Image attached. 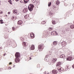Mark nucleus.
I'll use <instances>...</instances> for the list:
<instances>
[{
    "instance_id": "nucleus-38",
    "label": "nucleus",
    "mask_w": 74,
    "mask_h": 74,
    "mask_svg": "<svg viewBox=\"0 0 74 74\" xmlns=\"http://www.w3.org/2000/svg\"><path fill=\"white\" fill-rule=\"evenodd\" d=\"M51 34L54 35V34L53 32H52L51 33Z\"/></svg>"
},
{
    "instance_id": "nucleus-44",
    "label": "nucleus",
    "mask_w": 74,
    "mask_h": 74,
    "mask_svg": "<svg viewBox=\"0 0 74 74\" xmlns=\"http://www.w3.org/2000/svg\"><path fill=\"white\" fill-rule=\"evenodd\" d=\"M53 32V33H54V34H55L56 32V31H54Z\"/></svg>"
},
{
    "instance_id": "nucleus-30",
    "label": "nucleus",
    "mask_w": 74,
    "mask_h": 74,
    "mask_svg": "<svg viewBox=\"0 0 74 74\" xmlns=\"http://www.w3.org/2000/svg\"><path fill=\"white\" fill-rule=\"evenodd\" d=\"M50 16H53V13H51L50 14Z\"/></svg>"
},
{
    "instance_id": "nucleus-27",
    "label": "nucleus",
    "mask_w": 74,
    "mask_h": 74,
    "mask_svg": "<svg viewBox=\"0 0 74 74\" xmlns=\"http://www.w3.org/2000/svg\"><path fill=\"white\" fill-rule=\"evenodd\" d=\"M51 2H49L48 3V5L49 7H50L51 5Z\"/></svg>"
},
{
    "instance_id": "nucleus-23",
    "label": "nucleus",
    "mask_w": 74,
    "mask_h": 74,
    "mask_svg": "<svg viewBox=\"0 0 74 74\" xmlns=\"http://www.w3.org/2000/svg\"><path fill=\"white\" fill-rule=\"evenodd\" d=\"M60 4V2L58 1H57L56 2V4L57 5H59Z\"/></svg>"
},
{
    "instance_id": "nucleus-49",
    "label": "nucleus",
    "mask_w": 74,
    "mask_h": 74,
    "mask_svg": "<svg viewBox=\"0 0 74 74\" xmlns=\"http://www.w3.org/2000/svg\"><path fill=\"white\" fill-rule=\"evenodd\" d=\"M10 4H11L12 5V3H11V2H10Z\"/></svg>"
},
{
    "instance_id": "nucleus-57",
    "label": "nucleus",
    "mask_w": 74,
    "mask_h": 74,
    "mask_svg": "<svg viewBox=\"0 0 74 74\" xmlns=\"http://www.w3.org/2000/svg\"><path fill=\"white\" fill-rule=\"evenodd\" d=\"M6 16H7V15H6Z\"/></svg>"
},
{
    "instance_id": "nucleus-20",
    "label": "nucleus",
    "mask_w": 74,
    "mask_h": 74,
    "mask_svg": "<svg viewBox=\"0 0 74 74\" xmlns=\"http://www.w3.org/2000/svg\"><path fill=\"white\" fill-rule=\"evenodd\" d=\"M56 53H57V52H56V51H55L53 52V53L54 56H55V55H56Z\"/></svg>"
},
{
    "instance_id": "nucleus-11",
    "label": "nucleus",
    "mask_w": 74,
    "mask_h": 74,
    "mask_svg": "<svg viewBox=\"0 0 74 74\" xmlns=\"http://www.w3.org/2000/svg\"><path fill=\"white\" fill-rule=\"evenodd\" d=\"M49 64L50 65H52V64H53L54 63L53 62L52 60L50 61L49 62Z\"/></svg>"
},
{
    "instance_id": "nucleus-15",
    "label": "nucleus",
    "mask_w": 74,
    "mask_h": 74,
    "mask_svg": "<svg viewBox=\"0 0 74 74\" xmlns=\"http://www.w3.org/2000/svg\"><path fill=\"white\" fill-rule=\"evenodd\" d=\"M61 64V62H58L57 63L56 66H59Z\"/></svg>"
},
{
    "instance_id": "nucleus-41",
    "label": "nucleus",
    "mask_w": 74,
    "mask_h": 74,
    "mask_svg": "<svg viewBox=\"0 0 74 74\" xmlns=\"http://www.w3.org/2000/svg\"><path fill=\"white\" fill-rule=\"evenodd\" d=\"M11 14V12H8V14Z\"/></svg>"
},
{
    "instance_id": "nucleus-31",
    "label": "nucleus",
    "mask_w": 74,
    "mask_h": 74,
    "mask_svg": "<svg viewBox=\"0 0 74 74\" xmlns=\"http://www.w3.org/2000/svg\"><path fill=\"white\" fill-rule=\"evenodd\" d=\"M46 23V22L45 21H43V22H42V24H45Z\"/></svg>"
},
{
    "instance_id": "nucleus-40",
    "label": "nucleus",
    "mask_w": 74,
    "mask_h": 74,
    "mask_svg": "<svg viewBox=\"0 0 74 74\" xmlns=\"http://www.w3.org/2000/svg\"><path fill=\"white\" fill-rule=\"evenodd\" d=\"M51 50H52V51H53V47L52 48Z\"/></svg>"
},
{
    "instance_id": "nucleus-7",
    "label": "nucleus",
    "mask_w": 74,
    "mask_h": 74,
    "mask_svg": "<svg viewBox=\"0 0 74 74\" xmlns=\"http://www.w3.org/2000/svg\"><path fill=\"white\" fill-rule=\"evenodd\" d=\"M28 9H27V8H25L23 10V12L24 13H26L27 12V11Z\"/></svg>"
},
{
    "instance_id": "nucleus-37",
    "label": "nucleus",
    "mask_w": 74,
    "mask_h": 74,
    "mask_svg": "<svg viewBox=\"0 0 74 74\" xmlns=\"http://www.w3.org/2000/svg\"><path fill=\"white\" fill-rule=\"evenodd\" d=\"M48 57H49V56H48V55H47L46 56L45 58H48Z\"/></svg>"
},
{
    "instance_id": "nucleus-43",
    "label": "nucleus",
    "mask_w": 74,
    "mask_h": 74,
    "mask_svg": "<svg viewBox=\"0 0 74 74\" xmlns=\"http://www.w3.org/2000/svg\"><path fill=\"white\" fill-rule=\"evenodd\" d=\"M38 5V4H37V3L36 4L34 5Z\"/></svg>"
},
{
    "instance_id": "nucleus-46",
    "label": "nucleus",
    "mask_w": 74,
    "mask_h": 74,
    "mask_svg": "<svg viewBox=\"0 0 74 74\" xmlns=\"http://www.w3.org/2000/svg\"><path fill=\"white\" fill-rule=\"evenodd\" d=\"M0 14H3V12H0Z\"/></svg>"
},
{
    "instance_id": "nucleus-17",
    "label": "nucleus",
    "mask_w": 74,
    "mask_h": 74,
    "mask_svg": "<svg viewBox=\"0 0 74 74\" xmlns=\"http://www.w3.org/2000/svg\"><path fill=\"white\" fill-rule=\"evenodd\" d=\"M64 57H65L64 55L62 54L60 56V58H64Z\"/></svg>"
},
{
    "instance_id": "nucleus-24",
    "label": "nucleus",
    "mask_w": 74,
    "mask_h": 74,
    "mask_svg": "<svg viewBox=\"0 0 74 74\" xmlns=\"http://www.w3.org/2000/svg\"><path fill=\"white\" fill-rule=\"evenodd\" d=\"M29 17V15H26L24 16L25 18H28Z\"/></svg>"
},
{
    "instance_id": "nucleus-58",
    "label": "nucleus",
    "mask_w": 74,
    "mask_h": 74,
    "mask_svg": "<svg viewBox=\"0 0 74 74\" xmlns=\"http://www.w3.org/2000/svg\"><path fill=\"white\" fill-rule=\"evenodd\" d=\"M25 0H23V1H25Z\"/></svg>"
},
{
    "instance_id": "nucleus-56",
    "label": "nucleus",
    "mask_w": 74,
    "mask_h": 74,
    "mask_svg": "<svg viewBox=\"0 0 74 74\" xmlns=\"http://www.w3.org/2000/svg\"><path fill=\"white\" fill-rule=\"evenodd\" d=\"M5 54H4V56H5Z\"/></svg>"
},
{
    "instance_id": "nucleus-28",
    "label": "nucleus",
    "mask_w": 74,
    "mask_h": 74,
    "mask_svg": "<svg viewBox=\"0 0 74 74\" xmlns=\"http://www.w3.org/2000/svg\"><path fill=\"white\" fill-rule=\"evenodd\" d=\"M12 29L13 31H14V30H16V29L15 28V27H12Z\"/></svg>"
},
{
    "instance_id": "nucleus-16",
    "label": "nucleus",
    "mask_w": 74,
    "mask_h": 74,
    "mask_svg": "<svg viewBox=\"0 0 74 74\" xmlns=\"http://www.w3.org/2000/svg\"><path fill=\"white\" fill-rule=\"evenodd\" d=\"M57 60V59L56 58H53L52 60V62H53V63H54Z\"/></svg>"
},
{
    "instance_id": "nucleus-32",
    "label": "nucleus",
    "mask_w": 74,
    "mask_h": 74,
    "mask_svg": "<svg viewBox=\"0 0 74 74\" xmlns=\"http://www.w3.org/2000/svg\"><path fill=\"white\" fill-rule=\"evenodd\" d=\"M49 30H52V28L51 27H49Z\"/></svg>"
},
{
    "instance_id": "nucleus-59",
    "label": "nucleus",
    "mask_w": 74,
    "mask_h": 74,
    "mask_svg": "<svg viewBox=\"0 0 74 74\" xmlns=\"http://www.w3.org/2000/svg\"><path fill=\"white\" fill-rule=\"evenodd\" d=\"M14 67H15V66H14Z\"/></svg>"
},
{
    "instance_id": "nucleus-4",
    "label": "nucleus",
    "mask_w": 74,
    "mask_h": 74,
    "mask_svg": "<svg viewBox=\"0 0 74 74\" xmlns=\"http://www.w3.org/2000/svg\"><path fill=\"white\" fill-rule=\"evenodd\" d=\"M15 56L16 58H18L20 57V53H16L15 54Z\"/></svg>"
},
{
    "instance_id": "nucleus-1",
    "label": "nucleus",
    "mask_w": 74,
    "mask_h": 74,
    "mask_svg": "<svg viewBox=\"0 0 74 74\" xmlns=\"http://www.w3.org/2000/svg\"><path fill=\"white\" fill-rule=\"evenodd\" d=\"M33 7H34V5L33 4H30L28 6V8L29 10L30 11H33Z\"/></svg>"
},
{
    "instance_id": "nucleus-22",
    "label": "nucleus",
    "mask_w": 74,
    "mask_h": 74,
    "mask_svg": "<svg viewBox=\"0 0 74 74\" xmlns=\"http://www.w3.org/2000/svg\"><path fill=\"white\" fill-rule=\"evenodd\" d=\"M70 28L71 29H74V25H71L70 26Z\"/></svg>"
},
{
    "instance_id": "nucleus-53",
    "label": "nucleus",
    "mask_w": 74,
    "mask_h": 74,
    "mask_svg": "<svg viewBox=\"0 0 74 74\" xmlns=\"http://www.w3.org/2000/svg\"><path fill=\"white\" fill-rule=\"evenodd\" d=\"M66 30H67V31L68 32L69 31V29H66Z\"/></svg>"
},
{
    "instance_id": "nucleus-14",
    "label": "nucleus",
    "mask_w": 74,
    "mask_h": 74,
    "mask_svg": "<svg viewBox=\"0 0 74 74\" xmlns=\"http://www.w3.org/2000/svg\"><path fill=\"white\" fill-rule=\"evenodd\" d=\"M56 20V18H54V20L52 21V23L53 25H55L56 24V22H55Z\"/></svg>"
},
{
    "instance_id": "nucleus-48",
    "label": "nucleus",
    "mask_w": 74,
    "mask_h": 74,
    "mask_svg": "<svg viewBox=\"0 0 74 74\" xmlns=\"http://www.w3.org/2000/svg\"><path fill=\"white\" fill-rule=\"evenodd\" d=\"M8 69H11V67H9L8 68Z\"/></svg>"
},
{
    "instance_id": "nucleus-2",
    "label": "nucleus",
    "mask_w": 74,
    "mask_h": 74,
    "mask_svg": "<svg viewBox=\"0 0 74 74\" xmlns=\"http://www.w3.org/2000/svg\"><path fill=\"white\" fill-rule=\"evenodd\" d=\"M74 58V56H69L67 58H66L67 60H69V61H71L72 60H73Z\"/></svg>"
},
{
    "instance_id": "nucleus-39",
    "label": "nucleus",
    "mask_w": 74,
    "mask_h": 74,
    "mask_svg": "<svg viewBox=\"0 0 74 74\" xmlns=\"http://www.w3.org/2000/svg\"><path fill=\"white\" fill-rule=\"evenodd\" d=\"M48 73H48L47 72H47H45V73H44V74H48Z\"/></svg>"
},
{
    "instance_id": "nucleus-33",
    "label": "nucleus",
    "mask_w": 74,
    "mask_h": 74,
    "mask_svg": "<svg viewBox=\"0 0 74 74\" xmlns=\"http://www.w3.org/2000/svg\"><path fill=\"white\" fill-rule=\"evenodd\" d=\"M21 40L22 41H24V38L23 37H21Z\"/></svg>"
},
{
    "instance_id": "nucleus-60",
    "label": "nucleus",
    "mask_w": 74,
    "mask_h": 74,
    "mask_svg": "<svg viewBox=\"0 0 74 74\" xmlns=\"http://www.w3.org/2000/svg\"><path fill=\"white\" fill-rule=\"evenodd\" d=\"M14 0H13V1H14Z\"/></svg>"
},
{
    "instance_id": "nucleus-21",
    "label": "nucleus",
    "mask_w": 74,
    "mask_h": 74,
    "mask_svg": "<svg viewBox=\"0 0 74 74\" xmlns=\"http://www.w3.org/2000/svg\"><path fill=\"white\" fill-rule=\"evenodd\" d=\"M45 60L46 62H48L49 61V59H48V58H45Z\"/></svg>"
},
{
    "instance_id": "nucleus-25",
    "label": "nucleus",
    "mask_w": 74,
    "mask_h": 74,
    "mask_svg": "<svg viewBox=\"0 0 74 74\" xmlns=\"http://www.w3.org/2000/svg\"><path fill=\"white\" fill-rule=\"evenodd\" d=\"M69 69V66H65V69H66V71L67 70H68Z\"/></svg>"
},
{
    "instance_id": "nucleus-8",
    "label": "nucleus",
    "mask_w": 74,
    "mask_h": 74,
    "mask_svg": "<svg viewBox=\"0 0 74 74\" xmlns=\"http://www.w3.org/2000/svg\"><path fill=\"white\" fill-rule=\"evenodd\" d=\"M22 23H23V22L21 20H19L18 21L17 24L19 25H22Z\"/></svg>"
},
{
    "instance_id": "nucleus-29",
    "label": "nucleus",
    "mask_w": 74,
    "mask_h": 74,
    "mask_svg": "<svg viewBox=\"0 0 74 74\" xmlns=\"http://www.w3.org/2000/svg\"><path fill=\"white\" fill-rule=\"evenodd\" d=\"M36 0H32V1L33 3H34L36 2Z\"/></svg>"
},
{
    "instance_id": "nucleus-50",
    "label": "nucleus",
    "mask_w": 74,
    "mask_h": 74,
    "mask_svg": "<svg viewBox=\"0 0 74 74\" xmlns=\"http://www.w3.org/2000/svg\"><path fill=\"white\" fill-rule=\"evenodd\" d=\"M0 23H1V24H3V22H1Z\"/></svg>"
},
{
    "instance_id": "nucleus-26",
    "label": "nucleus",
    "mask_w": 74,
    "mask_h": 74,
    "mask_svg": "<svg viewBox=\"0 0 74 74\" xmlns=\"http://www.w3.org/2000/svg\"><path fill=\"white\" fill-rule=\"evenodd\" d=\"M12 19L13 21H15V20L16 19L15 18V17L14 16H12Z\"/></svg>"
},
{
    "instance_id": "nucleus-55",
    "label": "nucleus",
    "mask_w": 74,
    "mask_h": 74,
    "mask_svg": "<svg viewBox=\"0 0 74 74\" xmlns=\"http://www.w3.org/2000/svg\"><path fill=\"white\" fill-rule=\"evenodd\" d=\"M18 1V0H16V1Z\"/></svg>"
},
{
    "instance_id": "nucleus-18",
    "label": "nucleus",
    "mask_w": 74,
    "mask_h": 74,
    "mask_svg": "<svg viewBox=\"0 0 74 74\" xmlns=\"http://www.w3.org/2000/svg\"><path fill=\"white\" fill-rule=\"evenodd\" d=\"M13 13L14 12L15 14H17V10H14V11L13 10Z\"/></svg>"
},
{
    "instance_id": "nucleus-19",
    "label": "nucleus",
    "mask_w": 74,
    "mask_h": 74,
    "mask_svg": "<svg viewBox=\"0 0 74 74\" xmlns=\"http://www.w3.org/2000/svg\"><path fill=\"white\" fill-rule=\"evenodd\" d=\"M53 45H54V47L56 45H57V42L56 41H54L53 42Z\"/></svg>"
},
{
    "instance_id": "nucleus-6",
    "label": "nucleus",
    "mask_w": 74,
    "mask_h": 74,
    "mask_svg": "<svg viewBox=\"0 0 74 74\" xmlns=\"http://www.w3.org/2000/svg\"><path fill=\"white\" fill-rule=\"evenodd\" d=\"M19 59L18 58L16 57V58L15 59V62H16V63H18L19 62Z\"/></svg>"
},
{
    "instance_id": "nucleus-12",
    "label": "nucleus",
    "mask_w": 74,
    "mask_h": 74,
    "mask_svg": "<svg viewBox=\"0 0 74 74\" xmlns=\"http://www.w3.org/2000/svg\"><path fill=\"white\" fill-rule=\"evenodd\" d=\"M23 45L24 46V47H26L27 46V45L26 44V42H23Z\"/></svg>"
},
{
    "instance_id": "nucleus-45",
    "label": "nucleus",
    "mask_w": 74,
    "mask_h": 74,
    "mask_svg": "<svg viewBox=\"0 0 74 74\" xmlns=\"http://www.w3.org/2000/svg\"><path fill=\"white\" fill-rule=\"evenodd\" d=\"M8 2L9 3H11V1H8Z\"/></svg>"
},
{
    "instance_id": "nucleus-9",
    "label": "nucleus",
    "mask_w": 74,
    "mask_h": 74,
    "mask_svg": "<svg viewBox=\"0 0 74 74\" xmlns=\"http://www.w3.org/2000/svg\"><path fill=\"white\" fill-rule=\"evenodd\" d=\"M34 37H35V36L34 35L33 33H31V37L32 38H34Z\"/></svg>"
},
{
    "instance_id": "nucleus-54",
    "label": "nucleus",
    "mask_w": 74,
    "mask_h": 74,
    "mask_svg": "<svg viewBox=\"0 0 74 74\" xmlns=\"http://www.w3.org/2000/svg\"><path fill=\"white\" fill-rule=\"evenodd\" d=\"M20 2L21 3H23V2H21V1H20Z\"/></svg>"
},
{
    "instance_id": "nucleus-10",
    "label": "nucleus",
    "mask_w": 74,
    "mask_h": 74,
    "mask_svg": "<svg viewBox=\"0 0 74 74\" xmlns=\"http://www.w3.org/2000/svg\"><path fill=\"white\" fill-rule=\"evenodd\" d=\"M35 49V47H34V45H32L31 47V50H34Z\"/></svg>"
},
{
    "instance_id": "nucleus-51",
    "label": "nucleus",
    "mask_w": 74,
    "mask_h": 74,
    "mask_svg": "<svg viewBox=\"0 0 74 74\" xmlns=\"http://www.w3.org/2000/svg\"><path fill=\"white\" fill-rule=\"evenodd\" d=\"M12 64V62H10L9 63V64Z\"/></svg>"
},
{
    "instance_id": "nucleus-47",
    "label": "nucleus",
    "mask_w": 74,
    "mask_h": 74,
    "mask_svg": "<svg viewBox=\"0 0 74 74\" xmlns=\"http://www.w3.org/2000/svg\"><path fill=\"white\" fill-rule=\"evenodd\" d=\"M72 67H73V69H74V64L72 66Z\"/></svg>"
},
{
    "instance_id": "nucleus-52",
    "label": "nucleus",
    "mask_w": 74,
    "mask_h": 74,
    "mask_svg": "<svg viewBox=\"0 0 74 74\" xmlns=\"http://www.w3.org/2000/svg\"><path fill=\"white\" fill-rule=\"evenodd\" d=\"M29 59L30 60H31V59H32V58H31V57L29 58Z\"/></svg>"
},
{
    "instance_id": "nucleus-5",
    "label": "nucleus",
    "mask_w": 74,
    "mask_h": 74,
    "mask_svg": "<svg viewBox=\"0 0 74 74\" xmlns=\"http://www.w3.org/2000/svg\"><path fill=\"white\" fill-rule=\"evenodd\" d=\"M58 70L59 71H61L63 70V69L60 66H59L58 68Z\"/></svg>"
},
{
    "instance_id": "nucleus-42",
    "label": "nucleus",
    "mask_w": 74,
    "mask_h": 74,
    "mask_svg": "<svg viewBox=\"0 0 74 74\" xmlns=\"http://www.w3.org/2000/svg\"><path fill=\"white\" fill-rule=\"evenodd\" d=\"M3 21L2 20H0V22H3Z\"/></svg>"
},
{
    "instance_id": "nucleus-36",
    "label": "nucleus",
    "mask_w": 74,
    "mask_h": 74,
    "mask_svg": "<svg viewBox=\"0 0 74 74\" xmlns=\"http://www.w3.org/2000/svg\"><path fill=\"white\" fill-rule=\"evenodd\" d=\"M58 35V33H57L56 32L55 33V34H54V36H57Z\"/></svg>"
},
{
    "instance_id": "nucleus-61",
    "label": "nucleus",
    "mask_w": 74,
    "mask_h": 74,
    "mask_svg": "<svg viewBox=\"0 0 74 74\" xmlns=\"http://www.w3.org/2000/svg\"><path fill=\"white\" fill-rule=\"evenodd\" d=\"M1 1H0V2Z\"/></svg>"
},
{
    "instance_id": "nucleus-3",
    "label": "nucleus",
    "mask_w": 74,
    "mask_h": 74,
    "mask_svg": "<svg viewBox=\"0 0 74 74\" xmlns=\"http://www.w3.org/2000/svg\"><path fill=\"white\" fill-rule=\"evenodd\" d=\"M43 48L42 46L41 45H39L38 47V49L39 51H42V49H43Z\"/></svg>"
},
{
    "instance_id": "nucleus-35",
    "label": "nucleus",
    "mask_w": 74,
    "mask_h": 74,
    "mask_svg": "<svg viewBox=\"0 0 74 74\" xmlns=\"http://www.w3.org/2000/svg\"><path fill=\"white\" fill-rule=\"evenodd\" d=\"M21 40L22 41H24V38L23 37H21Z\"/></svg>"
},
{
    "instance_id": "nucleus-34",
    "label": "nucleus",
    "mask_w": 74,
    "mask_h": 74,
    "mask_svg": "<svg viewBox=\"0 0 74 74\" xmlns=\"http://www.w3.org/2000/svg\"><path fill=\"white\" fill-rule=\"evenodd\" d=\"M21 40L22 41H24V38L23 37H21Z\"/></svg>"
},
{
    "instance_id": "nucleus-13",
    "label": "nucleus",
    "mask_w": 74,
    "mask_h": 74,
    "mask_svg": "<svg viewBox=\"0 0 74 74\" xmlns=\"http://www.w3.org/2000/svg\"><path fill=\"white\" fill-rule=\"evenodd\" d=\"M52 73L53 74H56L57 73V71L55 70H53Z\"/></svg>"
}]
</instances>
